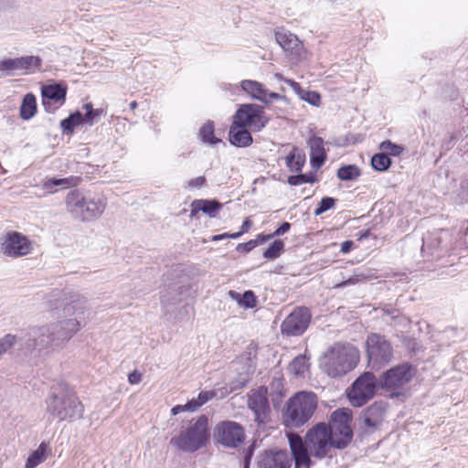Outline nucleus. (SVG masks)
<instances>
[{
	"label": "nucleus",
	"mask_w": 468,
	"mask_h": 468,
	"mask_svg": "<svg viewBox=\"0 0 468 468\" xmlns=\"http://www.w3.org/2000/svg\"><path fill=\"white\" fill-rule=\"evenodd\" d=\"M47 444L41 442L37 450H35L26 462V468H35L46 460Z\"/></svg>",
	"instance_id": "obj_28"
},
{
	"label": "nucleus",
	"mask_w": 468,
	"mask_h": 468,
	"mask_svg": "<svg viewBox=\"0 0 468 468\" xmlns=\"http://www.w3.org/2000/svg\"><path fill=\"white\" fill-rule=\"evenodd\" d=\"M199 137L203 143L209 144H216L219 142L214 135V123L211 121H207L199 130Z\"/></svg>",
	"instance_id": "obj_32"
},
{
	"label": "nucleus",
	"mask_w": 468,
	"mask_h": 468,
	"mask_svg": "<svg viewBox=\"0 0 468 468\" xmlns=\"http://www.w3.org/2000/svg\"><path fill=\"white\" fill-rule=\"evenodd\" d=\"M358 361L359 351L355 346L336 344L322 356L320 367L329 377L338 378L354 369Z\"/></svg>",
	"instance_id": "obj_3"
},
{
	"label": "nucleus",
	"mask_w": 468,
	"mask_h": 468,
	"mask_svg": "<svg viewBox=\"0 0 468 468\" xmlns=\"http://www.w3.org/2000/svg\"><path fill=\"white\" fill-rule=\"evenodd\" d=\"M251 454H252V452H250L246 455V459H245V461H246V463H247V464H248L249 461H250V458H251Z\"/></svg>",
	"instance_id": "obj_56"
},
{
	"label": "nucleus",
	"mask_w": 468,
	"mask_h": 468,
	"mask_svg": "<svg viewBox=\"0 0 468 468\" xmlns=\"http://www.w3.org/2000/svg\"><path fill=\"white\" fill-rule=\"evenodd\" d=\"M410 365L404 363L385 372L380 379L381 385L386 388H397L404 386L412 378Z\"/></svg>",
	"instance_id": "obj_15"
},
{
	"label": "nucleus",
	"mask_w": 468,
	"mask_h": 468,
	"mask_svg": "<svg viewBox=\"0 0 468 468\" xmlns=\"http://www.w3.org/2000/svg\"><path fill=\"white\" fill-rule=\"evenodd\" d=\"M352 247H353V241H351V240L344 241L341 244V252L347 253L351 250Z\"/></svg>",
	"instance_id": "obj_50"
},
{
	"label": "nucleus",
	"mask_w": 468,
	"mask_h": 468,
	"mask_svg": "<svg viewBox=\"0 0 468 468\" xmlns=\"http://www.w3.org/2000/svg\"><path fill=\"white\" fill-rule=\"evenodd\" d=\"M360 176L359 168L356 165H344L337 170V177L342 181H351Z\"/></svg>",
	"instance_id": "obj_34"
},
{
	"label": "nucleus",
	"mask_w": 468,
	"mask_h": 468,
	"mask_svg": "<svg viewBox=\"0 0 468 468\" xmlns=\"http://www.w3.org/2000/svg\"><path fill=\"white\" fill-rule=\"evenodd\" d=\"M37 112L36 97L32 93H27L20 107V117L23 120L31 119Z\"/></svg>",
	"instance_id": "obj_27"
},
{
	"label": "nucleus",
	"mask_w": 468,
	"mask_h": 468,
	"mask_svg": "<svg viewBox=\"0 0 468 468\" xmlns=\"http://www.w3.org/2000/svg\"><path fill=\"white\" fill-rule=\"evenodd\" d=\"M229 142L238 147H247L252 143L250 133L245 128L231 125L229 130Z\"/></svg>",
	"instance_id": "obj_25"
},
{
	"label": "nucleus",
	"mask_w": 468,
	"mask_h": 468,
	"mask_svg": "<svg viewBox=\"0 0 468 468\" xmlns=\"http://www.w3.org/2000/svg\"><path fill=\"white\" fill-rule=\"evenodd\" d=\"M369 235V230L366 231L364 234H361L360 238L363 239V238H367Z\"/></svg>",
	"instance_id": "obj_57"
},
{
	"label": "nucleus",
	"mask_w": 468,
	"mask_h": 468,
	"mask_svg": "<svg viewBox=\"0 0 468 468\" xmlns=\"http://www.w3.org/2000/svg\"><path fill=\"white\" fill-rule=\"evenodd\" d=\"M47 412L59 421L73 422L82 418L84 406L70 391H52L46 400Z\"/></svg>",
	"instance_id": "obj_6"
},
{
	"label": "nucleus",
	"mask_w": 468,
	"mask_h": 468,
	"mask_svg": "<svg viewBox=\"0 0 468 468\" xmlns=\"http://www.w3.org/2000/svg\"><path fill=\"white\" fill-rule=\"evenodd\" d=\"M316 178L312 175L301 174L297 176H291L288 177V183L291 186H299L305 183H314Z\"/></svg>",
	"instance_id": "obj_41"
},
{
	"label": "nucleus",
	"mask_w": 468,
	"mask_h": 468,
	"mask_svg": "<svg viewBox=\"0 0 468 468\" xmlns=\"http://www.w3.org/2000/svg\"><path fill=\"white\" fill-rule=\"evenodd\" d=\"M101 112L102 110L100 109H93V111L90 112H85V114L83 115V122L92 125L94 122H98Z\"/></svg>",
	"instance_id": "obj_43"
},
{
	"label": "nucleus",
	"mask_w": 468,
	"mask_h": 468,
	"mask_svg": "<svg viewBox=\"0 0 468 468\" xmlns=\"http://www.w3.org/2000/svg\"><path fill=\"white\" fill-rule=\"evenodd\" d=\"M368 366L378 370L388 364L393 357V348L384 335L371 333L366 341Z\"/></svg>",
	"instance_id": "obj_8"
},
{
	"label": "nucleus",
	"mask_w": 468,
	"mask_h": 468,
	"mask_svg": "<svg viewBox=\"0 0 468 468\" xmlns=\"http://www.w3.org/2000/svg\"><path fill=\"white\" fill-rule=\"evenodd\" d=\"M226 238L231 239V234L230 233H223V234L216 235V236H213L212 240H220V239H223Z\"/></svg>",
	"instance_id": "obj_52"
},
{
	"label": "nucleus",
	"mask_w": 468,
	"mask_h": 468,
	"mask_svg": "<svg viewBox=\"0 0 468 468\" xmlns=\"http://www.w3.org/2000/svg\"><path fill=\"white\" fill-rule=\"evenodd\" d=\"M229 294L232 299L236 300L240 306L253 308L256 305V297L251 291L245 292L242 296L234 291H229Z\"/></svg>",
	"instance_id": "obj_30"
},
{
	"label": "nucleus",
	"mask_w": 468,
	"mask_h": 468,
	"mask_svg": "<svg viewBox=\"0 0 468 468\" xmlns=\"http://www.w3.org/2000/svg\"><path fill=\"white\" fill-rule=\"evenodd\" d=\"M217 396L216 390L201 391L197 398L192 399L185 405H176L172 408V415H177L184 411L194 412L197 411L202 405L211 400Z\"/></svg>",
	"instance_id": "obj_21"
},
{
	"label": "nucleus",
	"mask_w": 468,
	"mask_h": 468,
	"mask_svg": "<svg viewBox=\"0 0 468 468\" xmlns=\"http://www.w3.org/2000/svg\"><path fill=\"white\" fill-rule=\"evenodd\" d=\"M370 278H371L370 275H368L363 271H356L350 278L341 282L340 283H337L335 286V288H344L346 286L355 285L358 282H367Z\"/></svg>",
	"instance_id": "obj_36"
},
{
	"label": "nucleus",
	"mask_w": 468,
	"mask_h": 468,
	"mask_svg": "<svg viewBox=\"0 0 468 468\" xmlns=\"http://www.w3.org/2000/svg\"><path fill=\"white\" fill-rule=\"evenodd\" d=\"M308 360L306 354L296 356L289 365V371L294 376H303L309 368Z\"/></svg>",
	"instance_id": "obj_29"
},
{
	"label": "nucleus",
	"mask_w": 468,
	"mask_h": 468,
	"mask_svg": "<svg viewBox=\"0 0 468 468\" xmlns=\"http://www.w3.org/2000/svg\"><path fill=\"white\" fill-rule=\"evenodd\" d=\"M136 107H137V102H136V101H132V102L130 103V109H131L132 111L135 110V109H136Z\"/></svg>",
	"instance_id": "obj_55"
},
{
	"label": "nucleus",
	"mask_w": 468,
	"mask_h": 468,
	"mask_svg": "<svg viewBox=\"0 0 468 468\" xmlns=\"http://www.w3.org/2000/svg\"><path fill=\"white\" fill-rule=\"evenodd\" d=\"M88 300L73 293L62 307L63 319L35 328L28 340V347L42 351H60L84 325Z\"/></svg>",
	"instance_id": "obj_2"
},
{
	"label": "nucleus",
	"mask_w": 468,
	"mask_h": 468,
	"mask_svg": "<svg viewBox=\"0 0 468 468\" xmlns=\"http://www.w3.org/2000/svg\"><path fill=\"white\" fill-rule=\"evenodd\" d=\"M221 205L216 200L197 199L191 203V217L196 216L199 211L214 217Z\"/></svg>",
	"instance_id": "obj_24"
},
{
	"label": "nucleus",
	"mask_w": 468,
	"mask_h": 468,
	"mask_svg": "<svg viewBox=\"0 0 468 468\" xmlns=\"http://www.w3.org/2000/svg\"><path fill=\"white\" fill-rule=\"evenodd\" d=\"M377 378L371 372L360 375L352 384L347 392L352 406L362 407L373 399L377 391Z\"/></svg>",
	"instance_id": "obj_10"
},
{
	"label": "nucleus",
	"mask_w": 468,
	"mask_h": 468,
	"mask_svg": "<svg viewBox=\"0 0 468 468\" xmlns=\"http://www.w3.org/2000/svg\"><path fill=\"white\" fill-rule=\"evenodd\" d=\"M251 225H252L251 221L249 218H246L241 225L240 230L236 233H231V239H238L242 234L248 232L249 229L251 228Z\"/></svg>",
	"instance_id": "obj_45"
},
{
	"label": "nucleus",
	"mask_w": 468,
	"mask_h": 468,
	"mask_svg": "<svg viewBox=\"0 0 468 468\" xmlns=\"http://www.w3.org/2000/svg\"><path fill=\"white\" fill-rule=\"evenodd\" d=\"M275 39L282 48L291 57V59H299L302 58L303 47L295 35L286 31H278L275 34Z\"/></svg>",
	"instance_id": "obj_19"
},
{
	"label": "nucleus",
	"mask_w": 468,
	"mask_h": 468,
	"mask_svg": "<svg viewBox=\"0 0 468 468\" xmlns=\"http://www.w3.org/2000/svg\"><path fill=\"white\" fill-rule=\"evenodd\" d=\"M335 205V199L330 197H323L319 206L314 210V215L319 216L325 211L333 208Z\"/></svg>",
	"instance_id": "obj_42"
},
{
	"label": "nucleus",
	"mask_w": 468,
	"mask_h": 468,
	"mask_svg": "<svg viewBox=\"0 0 468 468\" xmlns=\"http://www.w3.org/2000/svg\"><path fill=\"white\" fill-rule=\"evenodd\" d=\"M83 122V115L80 112L70 114L60 122L63 133H71L75 126Z\"/></svg>",
	"instance_id": "obj_33"
},
{
	"label": "nucleus",
	"mask_w": 468,
	"mask_h": 468,
	"mask_svg": "<svg viewBox=\"0 0 468 468\" xmlns=\"http://www.w3.org/2000/svg\"><path fill=\"white\" fill-rule=\"evenodd\" d=\"M258 468H290L292 458L286 451H264L258 457Z\"/></svg>",
	"instance_id": "obj_18"
},
{
	"label": "nucleus",
	"mask_w": 468,
	"mask_h": 468,
	"mask_svg": "<svg viewBox=\"0 0 468 468\" xmlns=\"http://www.w3.org/2000/svg\"><path fill=\"white\" fill-rule=\"evenodd\" d=\"M16 342V336L12 334H7L0 338V357L11 349Z\"/></svg>",
	"instance_id": "obj_39"
},
{
	"label": "nucleus",
	"mask_w": 468,
	"mask_h": 468,
	"mask_svg": "<svg viewBox=\"0 0 468 468\" xmlns=\"http://www.w3.org/2000/svg\"><path fill=\"white\" fill-rule=\"evenodd\" d=\"M78 184V178L67 177V178H49L43 182V189L48 194H54L58 192V188L65 189L69 186H74Z\"/></svg>",
	"instance_id": "obj_26"
},
{
	"label": "nucleus",
	"mask_w": 468,
	"mask_h": 468,
	"mask_svg": "<svg viewBox=\"0 0 468 468\" xmlns=\"http://www.w3.org/2000/svg\"><path fill=\"white\" fill-rule=\"evenodd\" d=\"M106 198L103 195H83L79 190L69 191L65 197V206L72 218L81 221L97 219L106 207Z\"/></svg>",
	"instance_id": "obj_4"
},
{
	"label": "nucleus",
	"mask_w": 468,
	"mask_h": 468,
	"mask_svg": "<svg viewBox=\"0 0 468 468\" xmlns=\"http://www.w3.org/2000/svg\"><path fill=\"white\" fill-rule=\"evenodd\" d=\"M379 148L383 151V154L394 156L399 155L403 151V148L400 145L393 144L391 141L388 140L382 142L379 145Z\"/></svg>",
	"instance_id": "obj_38"
},
{
	"label": "nucleus",
	"mask_w": 468,
	"mask_h": 468,
	"mask_svg": "<svg viewBox=\"0 0 468 468\" xmlns=\"http://www.w3.org/2000/svg\"><path fill=\"white\" fill-rule=\"evenodd\" d=\"M40 66L41 58L37 56L20 57L0 61V70H26L31 72L38 69Z\"/></svg>",
	"instance_id": "obj_20"
},
{
	"label": "nucleus",
	"mask_w": 468,
	"mask_h": 468,
	"mask_svg": "<svg viewBox=\"0 0 468 468\" xmlns=\"http://www.w3.org/2000/svg\"><path fill=\"white\" fill-rule=\"evenodd\" d=\"M301 100L308 102L313 106L318 107L321 103V96L316 91L303 90V93L299 96Z\"/></svg>",
	"instance_id": "obj_40"
},
{
	"label": "nucleus",
	"mask_w": 468,
	"mask_h": 468,
	"mask_svg": "<svg viewBox=\"0 0 468 468\" xmlns=\"http://www.w3.org/2000/svg\"><path fill=\"white\" fill-rule=\"evenodd\" d=\"M304 164V157L301 154L297 153V149L293 147L291 153L286 157V165L292 172H298L302 170Z\"/></svg>",
	"instance_id": "obj_31"
},
{
	"label": "nucleus",
	"mask_w": 468,
	"mask_h": 468,
	"mask_svg": "<svg viewBox=\"0 0 468 468\" xmlns=\"http://www.w3.org/2000/svg\"><path fill=\"white\" fill-rule=\"evenodd\" d=\"M291 228V224L288 222H283L272 234L271 236H281L289 231Z\"/></svg>",
	"instance_id": "obj_48"
},
{
	"label": "nucleus",
	"mask_w": 468,
	"mask_h": 468,
	"mask_svg": "<svg viewBox=\"0 0 468 468\" xmlns=\"http://www.w3.org/2000/svg\"><path fill=\"white\" fill-rule=\"evenodd\" d=\"M283 249L284 242L282 240H275L264 251L263 257L267 260L273 261L282 254Z\"/></svg>",
	"instance_id": "obj_37"
},
{
	"label": "nucleus",
	"mask_w": 468,
	"mask_h": 468,
	"mask_svg": "<svg viewBox=\"0 0 468 468\" xmlns=\"http://www.w3.org/2000/svg\"><path fill=\"white\" fill-rule=\"evenodd\" d=\"M285 83H287L298 96H300L301 93H303V89H302L301 85L298 82L289 79L285 80Z\"/></svg>",
	"instance_id": "obj_47"
},
{
	"label": "nucleus",
	"mask_w": 468,
	"mask_h": 468,
	"mask_svg": "<svg viewBox=\"0 0 468 468\" xmlns=\"http://www.w3.org/2000/svg\"><path fill=\"white\" fill-rule=\"evenodd\" d=\"M256 246H258V240L257 239H251L245 243H239L237 246V250L239 252H250L252 249H254Z\"/></svg>",
	"instance_id": "obj_44"
},
{
	"label": "nucleus",
	"mask_w": 468,
	"mask_h": 468,
	"mask_svg": "<svg viewBox=\"0 0 468 468\" xmlns=\"http://www.w3.org/2000/svg\"><path fill=\"white\" fill-rule=\"evenodd\" d=\"M310 147V158L313 168L319 169L326 160V154L324 148V140L321 137L314 136L308 141Z\"/></svg>",
	"instance_id": "obj_23"
},
{
	"label": "nucleus",
	"mask_w": 468,
	"mask_h": 468,
	"mask_svg": "<svg viewBox=\"0 0 468 468\" xmlns=\"http://www.w3.org/2000/svg\"><path fill=\"white\" fill-rule=\"evenodd\" d=\"M248 407L253 411L255 421L264 424L269 420L270 406L267 398V388L261 387L252 390L249 395Z\"/></svg>",
	"instance_id": "obj_14"
},
{
	"label": "nucleus",
	"mask_w": 468,
	"mask_h": 468,
	"mask_svg": "<svg viewBox=\"0 0 468 468\" xmlns=\"http://www.w3.org/2000/svg\"><path fill=\"white\" fill-rule=\"evenodd\" d=\"M391 165V160L386 154H376L371 158V165L377 171H386Z\"/></svg>",
	"instance_id": "obj_35"
},
{
	"label": "nucleus",
	"mask_w": 468,
	"mask_h": 468,
	"mask_svg": "<svg viewBox=\"0 0 468 468\" xmlns=\"http://www.w3.org/2000/svg\"><path fill=\"white\" fill-rule=\"evenodd\" d=\"M385 413V408L382 403L375 402L363 411L361 420L366 427L377 428L381 424Z\"/></svg>",
	"instance_id": "obj_22"
},
{
	"label": "nucleus",
	"mask_w": 468,
	"mask_h": 468,
	"mask_svg": "<svg viewBox=\"0 0 468 468\" xmlns=\"http://www.w3.org/2000/svg\"><path fill=\"white\" fill-rule=\"evenodd\" d=\"M67 87L59 83L44 85L41 89L42 103L46 111L54 112L66 101Z\"/></svg>",
	"instance_id": "obj_16"
},
{
	"label": "nucleus",
	"mask_w": 468,
	"mask_h": 468,
	"mask_svg": "<svg viewBox=\"0 0 468 468\" xmlns=\"http://www.w3.org/2000/svg\"><path fill=\"white\" fill-rule=\"evenodd\" d=\"M34 250V242L25 234L10 230L0 237V252L11 259L29 255Z\"/></svg>",
	"instance_id": "obj_9"
},
{
	"label": "nucleus",
	"mask_w": 468,
	"mask_h": 468,
	"mask_svg": "<svg viewBox=\"0 0 468 468\" xmlns=\"http://www.w3.org/2000/svg\"><path fill=\"white\" fill-rule=\"evenodd\" d=\"M317 407L316 396L313 392L301 391L287 402L284 419L291 427H301L313 416Z\"/></svg>",
	"instance_id": "obj_7"
},
{
	"label": "nucleus",
	"mask_w": 468,
	"mask_h": 468,
	"mask_svg": "<svg viewBox=\"0 0 468 468\" xmlns=\"http://www.w3.org/2000/svg\"><path fill=\"white\" fill-rule=\"evenodd\" d=\"M207 426L208 419L202 415L189 426L181 427L172 436L170 444L182 452H194L206 446L209 438Z\"/></svg>",
	"instance_id": "obj_5"
},
{
	"label": "nucleus",
	"mask_w": 468,
	"mask_h": 468,
	"mask_svg": "<svg viewBox=\"0 0 468 468\" xmlns=\"http://www.w3.org/2000/svg\"><path fill=\"white\" fill-rule=\"evenodd\" d=\"M244 428L238 422L223 420L214 430V440L224 447L236 449L245 440Z\"/></svg>",
	"instance_id": "obj_11"
},
{
	"label": "nucleus",
	"mask_w": 468,
	"mask_h": 468,
	"mask_svg": "<svg viewBox=\"0 0 468 468\" xmlns=\"http://www.w3.org/2000/svg\"><path fill=\"white\" fill-rule=\"evenodd\" d=\"M351 415L346 409L335 410L330 423H319L305 435V440L297 434L289 435V444L295 468H310L311 456L323 459L335 448L343 449L352 440Z\"/></svg>",
	"instance_id": "obj_1"
},
{
	"label": "nucleus",
	"mask_w": 468,
	"mask_h": 468,
	"mask_svg": "<svg viewBox=\"0 0 468 468\" xmlns=\"http://www.w3.org/2000/svg\"><path fill=\"white\" fill-rule=\"evenodd\" d=\"M240 89L252 99L261 101L265 104L271 103L272 100H282L284 98L279 93L269 91L264 88L262 83L256 80H242L240 82Z\"/></svg>",
	"instance_id": "obj_17"
},
{
	"label": "nucleus",
	"mask_w": 468,
	"mask_h": 468,
	"mask_svg": "<svg viewBox=\"0 0 468 468\" xmlns=\"http://www.w3.org/2000/svg\"><path fill=\"white\" fill-rule=\"evenodd\" d=\"M311 321V313L306 307L294 309L282 322L281 330L286 335H301Z\"/></svg>",
	"instance_id": "obj_13"
},
{
	"label": "nucleus",
	"mask_w": 468,
	"mask_h": 468,
	"mask_svg": "<svg viewBox=\"0 0 468 468\" xmlns=\"http://www.w3.org/2000/svg\"><path fill=\"white\" fill-rule=\"evenodd\" d=\"M142 380V374L137 371H133L128 375V381L130 384H138Z\"/></svg>",
	"instance_id": "obj_49"
},
{
	"label": "nucleus",
	"mask_w": 468,
	"mask_h": 468,
	"mask_svg": "<svg viewBox=\"0 0 468 468\" xmlns=\"http://www.w3.org/2000/svg\"><path fill=\"white\" fill-rule=\"evenodd\" d=\"M267 122L263 107L257 104H243L236 112L232 125L239 126V128L249 127L253 131H260L265 126Z\"/></svg>",
	"instance_id": "obj_12"
},
{
	"label": "nucleus",
	"mask_w": 468,
	"mask_h": 468,
	"mask_svg": "<svg viewBox=\"0 0 468 468\" xmlns=\"http://www.w3.org/2000/svg\"><path fill=\"white\" fill-rule=\"evenodd\" d=\"M272 237L273 236H271V235H268V236H264L262 234L258 235V237L256 239L258 240V245L265 242L267 239H271Z\"/></svg>",
	"instance_id": "obj_51"
},
{
	"label": "nucleus",
	"mask_w": 468,
	"mask_h": 468,
	"mask_svg": "<svg viewBox=\"0 0 468 468\" xmlns=\"http://www.w3.org/2000/svg\"><path fill=\"white\" fill-rule=\"evenodd\" d=\"M84 110H85V112H90L91 111H93V107H92V104L91 103H86L84 106H83Z\"/></svg>",
	"instance_id": "obj_53"
},
{
	"label": "nucleus",
	"mask_w": 468,
	"mask_h": 468,
	"mask_svg": "<svg viewBox=\"0 0 468 468\" xmlns=\"http://www.w3.org/2000/svg\"><path fill=\"white\" fill-rule=\"evenodd\" d=\"M273 77L278 80H282L285 82V80H287L286 78H284L281 73H275L273 75Z\"/></svg>",
	"instance_id": "obj_54"
},
{
	"label": "nucleus",
	"mask_w": 468,
	"mask_h": 468,
	"mask_svg": "<svg viewBox=\"0 0 468 468\" xmlns=\"http://www.w3.org/2000/svg\"><path fill=\"white\" fill-rule=\"evenodd\" d=\"M206 184L205 176H197L196 178L191 179L188 182L187 186L190 188H199Z\"/></svg>",
	"instance_id": "obj_46"
}]
</instances>
